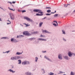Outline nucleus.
<instances>
[{
    "label": "nucleus",
    "instance_id": "1",
    "mask_svg": "<svg viewBox=\"0 0 75 75\" xmlns=\"http://www.w3.org/2000/svg\"><path fill=\"white\" fill-rule=\"evenodd\" d=\"M34 12H38V13H40L41 14H39V13H36V16H43L44 14H43V12H41V10L40 9H34Z\"/></svg>",
    "mask_w": 75,
    "mask_h": 75
},
{
    "label": "nucleus",
    "instance_id": "2",
    "mask_svg": "<svg viewBox=\"0 0 75 75\" xmlns=\"http://www.w3.org/2000/svg\"><path fill=\"white\" fill-rule=\"evenodd\" d=\"M23 35H26V36H30L31 34L27 31H24L23 32Z\"/></svg>",
    "mask_w": 75,
    "mask_h": 75
},
{
    "label": "nucleus",
    "instance_id": "3",
    "mask_svg": "<svg viewBox=\"0 0 75 75\" xmlns=\"http://www.w3.org/2000/svg\"><path fill=\"white\" fill-rule=\"evenodd\" d=\"M22 64L24 65H29V64H30V62H29V61L25 60L22 62Z\"/></svg>",
    "mask_w": 75,
    "mask_h": 75
},
{
    "label": "nucleus",
    "instance_id": "4",
    "mask_svg": "<svg viewBox=\"0 0 75 75\" xmlns=\"http://www.w3.org/2000/svg\"><path fill=\"white\" fill-rule=\"evenodd\" d=\"M24 18L25 19V20H26L27 21H30L31 22H33V20L29 18H28V17H24Z\"/></svg>",
    "mask_w": 75,
    "mask_h": 75
},
{
    "label": "nucleus",
    "instance_id": "5",
    "mask_svg": "<svg viewBox=\"0 0 75 75\" xmlns=\"http://www.w3.org/2000/svg\"><path fill=\"white\" fill-rule=\"evenodd\" d=\"M9 15L10 17H11V20H14V19H15L14 15V14L12 13H10Z\"/></svg>",
    "mask_w": 75,
    "mask_h": 75
},
{
    "label": "nucleus",
    "instance_id": "6",
    "mask_svg": "<svg viewBox=\"0 0 75 75\" xmlns=\"http://www.w3.org/2000/svg\"><path fill=\"white\" fill-rule=\"evenodd\" d=\"M74 53L71 52H69L68 53V55L69 57H71V56L74 54Z\"/></svg>",
    "mask_w": 75,
    "mask_h": 75
},
{
    "label": "nucleus",
    "instance_id": "7",
    "mask_svg": "<svg viewBox=\"0 0 75 75\" xmlns=\"http://www.w3.org/2000/svg\"><path fill=\"white\" fill-rule=\"evenodd\" d=\"M44 58H45V59H47L48 60V61H50V62H52V61L49 58H48V57H47V56L45 55L44 56Z\"/></svg>",
    "mask_w": 75,
    "mask_h": 75
},
{
    "label": "nucleus",
    "instance_id": "8",
    "mask_svg": "<svg viewBox=\"0 0 75 75\" xmlns=\"http://www.w3.org/2000/svg\"><path fill=\"white\" fill-rule=\"evenodd\" d=\"M38 40H40V41H47V39H42L41 38H39L38 39Z\"/></svg>",
    "mask_w": 75,
    "mask_h": 75
},
{
    "label": "nucleus",
    "instance_id": "9",
    "mask_svg": "<svg viewBox=\"0 0 75 75\" xmlns=\"http://www.w3.org/2000/svg\"><path fill=\"white\" fill-rule=\"evenodd\" d=\"M42 32L43 33H47V34H51V33L49 32L48 31H47L46 30H44L42 31Z\"/></svg>",
    "mask_w": 75,
    "mask_h": 75
},
{
    "label": "nucleus",
    "instance_id": "10",
    "mask_svg": "<svg viewBox=\"0 0 75 75\" xmlns=\"http://www.w3.org/2000/svg\"><path fill=\"white\" fill-rule=\"evenodd\" d=\"M58 58L59 59H60L61 60H62V55L61 54H59L58 55Z\"/></svg>",
    "mask_w": 75,
    "mask_h": 75
},
{
    "label": "nucleus",
    "instance_id": "11",
    "mask_svg": "<svg viewBox=\"0 0 75 75\" xmlns=\"http://www.w3.org/2000/svg\"><path fill=\"white\" fill-rule=\"evenodd\" d=\"M25 74L26 75H33V74H32L31 72H27L25 73Z\"/></svg>",
    "mask_w": 75,
    "mask_h": 75
},
{
    "label": "nucleus",
    "instance_id": "12",
    "mask_svg": "<svg viewBox=\"0 0 75 75\" xmlns=\"http://www.w3.org/2000/svg\"><path fill=\"white\" fill-rule=\"evenodd\" d=\"M64 58L65 59H67V60H68L69 59V57L68 56H64Z\"/></svg>",
    "mask_w": 75,
    "mask_h": 75
},
{
    "label": "nucleus",
    "instance_id": "13",
    "mask_svg": "<svg viewBox=\"0 0 75 75\" xmlns=\"http://www.w3.org/2000/svg\"><path fill=\"white\" fill-rule=\"evenodd\" d=\"M8 71H10V72H12L13 73H15V72H16L15 71H13V70L11 69H10L8 70Z\"/></svg>",
    "mask_w": 75,
    "mask_h": 75
},
{
    "label": "nucleus",
    "instance_id": "14",
    "mask_svg": "<svg viewBox=\"0 0 75 75\" xmlns=\"http://www.w3.org/2000/svg\"><path fill=\"white\" fill-rule=\"evenodd\" d=\"M41 71L42 74H45V70H44V69H41Z\"/></svg>",
    "mask_w": 75,
    "mask_h": 75
},
{
    "label": "nucleus",
    "instance_id": "15",
    "mask_svg": "<svg viewBox=\"0 0 75 75\" xmlns=\"http://www.w3.org/2000/svg\"><path fill=\"white\" fill-rule=\"evenodd\" d=\"M37 33H38V32L36 31V32H32L31 33V34H33V35H35V34H37Z\"/></svg>",
    "mask_w": 75,
    "mask_h": 75
},
{
    "label": "nucleus",
    "instance_id": "16",
    "mask_svg": "<svg viewBox=\"0 0 75 75\" xmlns=\"http://www.w3.org/2000/svg\"><path fill=\"white\" fill-rule=\"evenodd\" d=\"M23 53V52L21 53H20V52H16V55H21V54H22V53Z\"/></svg>",
    "mask_w": 75,
    "mask_h": 75
},
{
    "label": "nucleus",
    "instance_id": "17",
    "mask_svg": "<svg viewBox=\"0 0 75 75\" xmlns=\"http://www.w3.org/2000/svg\"><path fill=\"white\" fill-rule=\"evenodd\" d=\"M11 60H13V61H14V60H16V58H15V57H11Z\"/></svg>",
    "mask_w": 75,
    "mask_h": 75
},
{
    "label": "nucleus",
    "instance_id": "18",
    "mask_svg": "<svg viewBox=\"0 0 75 75\" xmlns=\"http://www.w3.org/2000/svg\"><path fill=\"white\" fill-rule=\"evenodd\" d=\"M42 24H43V22H41L40 23H39V25L40 27H41L42 26Z\"/></svg>",
    "mask_w": 75,
    "mask_h": 75
},
{
    "label": "nucleus",
    "instance_id": "19",
    "mask_svg": "<svg viewBox=\"0 0 75 75\" xmlns=\"http://www.w3.org/2000/svg\"><path fill=\"white\" fill-rule=\"evenodd\" d=\"M9 39V38L7 37H3L1 38V39Z\"/></svg>",
    "mask_w": 75,
    "mask_h": 75
},
{
    "label": "nucleus",
    "instance_id": "20",
    "mask_svg": "<svg viewBox=\"0 0 75 75\" xmlns=\"http://www.w3.org/2000/svg\"><path fill=\"white\" fill-rule=\"evenodd\" d=\"M22 58H23V57L18 56V59H22Z\"/></svg>",
    "mask_w": 75,
    "mask_h": 75
},
{
    "label": "nucleus",
    "instance_id": "21",
    "mask_svg": "<svg viewBox=\"0 0 75 75\" xmlns=\"http://www.w3.org/2000/svg\"><path fill=\"white\" fill-rule=\"evenodd\" d=\"M18 62H19L18 63V64H21V60H18Z\"/></svg>",
    "mask_w": 75,
    "mask_h": 75
},
{
    "label": "nucleus",
    "instance_id": "22",
    "mask_svg": "<svg viewBox=\"0 0 75 75\" xmlns=\"http://www.w3.org/2000/svg\"><path fill=\"white\" fill-rule=\"evenodd\" d=\"M75 74V73L74 72H73L72 71H71L70 73L71 75H74Z\"/></svg>",
    "mask_w": 75,
    "mask_h": 75
},
{
    "label": "nucleus",
    "instance_id": "23",
    "mask_svg": "<svg viewBox=\"0 0 75 75\" xmlns=\"http://www.w3.org/2000/svg\"><path fill=\"white\" fill-rule=\"evenodd\" d=\"M35 38H29V40H31V41H32V40H35Z\"/></svg>",
    "mask_w": 75,
    "mask_h": 75
},
{
    "label": "nucleus",
    "instance_id": "24",
    "mask_svg": "<svg viewBox=\"0 0 75 75\" xmlns=\"http://www.w3.org/2000/svg\"><path fill=\"white\" fill-rule=\"evenodd\" d=\"M38 59V58L36 57L35 58V62H37V61Z\"/></svg>",
    "mask_w": 75,
    "mask_h": 75
},
{
    "label": "nucleus",
    "instance_id": "25",
    "mask_svg": "<svg viewBox=\"0 0 75 75\" xmlns=\"http://www.w3.org/2000/svg\"><path fill=\"white\" fill-rule=\"evenodd\" d=\"M68 5H70V4H68L67 5H66L65 4H64V7H67V6H68Z\"/></svg>",
    "mask_w": 75,
    "mask_h": 75
},
{
    "label": "nucleus",
    "instance_id": "26",
    "mask_svg": "<svg viewBox=\"0 0 75 75\" xmlns=\"http://www.w3.org/2000/svg\"><path fill=\"white\" fill-rule=\"evenodd\" d=\"M7 21H8V22H9V23H7V25H9V24H11V22L10 21L8 20Z\"/></svg>",
    "mask_w": 75,
    "mask_h": 75
},
{
    "label": "nucleus",
    "instance_id": "27",
    "mask_svg": "<svg viewBox=\"0 0 75 75\" xmlns=\"http://www.w3.org/2000/svg\"><path fill=\"white\" fill-rule=\"evenodd\" d=\"M8 8L9 9V10H12V11H15V9L13 10V9L11 8H10V7H8Z\"/></svg>",
    "mask_w": 75,
    "mask_h": 75
},
{
    "label": "nucleus",
    "instance_id": "28",
    "mask_svg": "<svg viewBox=\"0 0 75 75\" xmlns=\"http://www.w3.org/2000/svg\"><path fill=\"white\" fill-rule=\"evenodd\" d=\"M59 15L58 14H56L54 15V17H57V16H58Z\"/></svg>",
    "mask_w": 75,
    "mask_h": 75
},
{
    "label": "nucleus",
    "instance_id": "29",
    "mask_svg": "<svg viewBox=\"0 0 75 75\" xmlns=\"http://www.w3.org/2000/svg\"><path fill=\"white\" fill-rule=\"evenodd\" d=\"M47 12L48 13H51V11L50 10H48L47 11Z\"/></svg>",
    "mask_w": 75,
    "mask_h": 75
},
{
    "label": "nucleus",
    "instance_id": "30",
    "mask_svg": "<svg viewBox=\"0 0 75 75\" xmlns=\"http://www.w3.org/2000/svg\"><path fill=\"white\" fill-rule=\"evenodd\" d=\"M14 42H18V41L17 40H16V39H14V41H13Z\"/></svg>",
    "mask_w": 75,
    "mask_h": 75
},
{
    "label": "nucleus",
    "instance_id": "31",
    "mask_svg": "<svg viewBox=\"0 0 75 75\" xmlns=\"http://www.w3.org/2000/svg\"><path fill=\"white\" fill-rule=\"evenodd\" d=\"M63 73H64V74H65V72H63L62 71H59V74H63Z\"/></svg>",
    "mask_w": 75,
    "mask_h": 75
},
{
    "label": "nucleus",
    "instance_id": "32",
    "mask_svg": "<svg viewBox=\"0 0 75 75\" xmlns=\"http://www.w3.org/2000/svg\"><path fill=\"white\" fill-rule=\"evenodd\" d=\"M24 37V35H19V38H21V37Z\"/></svg>",
    "mask_w": 75,
    "mask_h": 75
},
{
    "label": "nucleus",
    "instance_id": "33",
    "mask_svg": "<svg viewBox=\"0 0 75 75\" xmlns=\"http://www.w3.org/2000/svg\"><path fill=\"white\" fill-rule=\"evenodd\" d=\"M45 15H46V16H51V13H46L45 14Z\"/></svg>",
    "mask_w": 75,
    "mask_h": 75
},
{
    "label": "nucleus",
    "instance_id": "34",
    "mask_svg": "<svg viewBox=\"0 0 75 75\" xmlns=\"http://www.w3.org/2000/svg\"><path fill=\"white\" fill-rule=\"evenodd\" d=\"M14 38H12L11 39V42H14Z\"/></svg>",
    "mask_w": 75,
    "mask_h": 75
},
{
    "label": "nucleus",
    "instance_id": "35",
    "mask_svg": "<svg viewBox=\"0 0 75 75\" xmlns=\"http://www.w3.org/2000/svg\"><path fill=\"white\" fill-rule=\"evenodd\" d=\"M49 74H50L49 75H54V73H52V72H50Z\"/></svg>",
    "mask_w": 75,
    "mask_h": 75
},
{
    "label": "nucleus",
    "instance_id": "36",
    "mask_svg": "<svg viewBox=\"0 0 75 75\" xmlns=\"http://www.w3.org/2000/svg\"><path fill=\"white\" fill-rule=\"evenodd\" d=\"M24 24L25 25H26V27H28V26H30V25H27V24L25 23H24Z\"/></svg>",
    "mask_w": 75,
    "mask_h": 75
},
{
    "label": "nucleus",
    "instance_id": "37",
    "mask_svg": "<svg viewBox=\"0 0 75 75\" xmlns=\"http://www.w3.org/2000/svg\"><path fill=\"white\" fill-rule=\"evenodd\" d=\"M62 34H65V32L64 30H62Z\"/></svg>",
    "mask_w": 75,
    "mask_h": 75
},
{
    "label": "nucleus",
    "instance_id": "38",
    "mask_svg": "<svg viewBox=\"0 0 75 75\" xmlns=\"http://www.w3.org/2000/svg\"><path fill=\"white\" fill-rule=\"evenodd\" d=\"M63 40L64 41V42H66V41H67V40H66V39H65V38H63Z\"/></svg>",
    "mask_w": 75,
    "mask_h": 75
},
{
    "label": "nucleus",
    "instance_id": "39",
    "mask_svg": "<svg viewBox=\"0 0 75 75\" xmlns=\"http://www.w3.org/2000/svg\"><path fill=\"white\" fill-rule=\"evenodd\" d=\"M15 59L16 60L18 59V56H15Z\"/></svg>",
    "mask_w": 75,
    "mask_h": 75
},
{
    "label": "nucleus",
    "instance_id": "40",
    "mask_svg": "<svg viewBox=\"0 0 75 75\" xmlns=\"http://www.w3.org/2000/svg\"><path fill=\"white\" fill-rule=\"evenodd\" d=\"M22 12L23 13H25V12H26V11L25 10H23L22 11Z\"/></svg>",
    "mask_w": 75,
    "mask_h": 75
},
{
    "label": "nucleus",
    "instance_id": "41",
    "mask_svg": "<svg viewBox=\"0 0 75 75\" xmlns=\"http://www.w3.org/2000/svg\"><path fill=\"white\" fill-rule=\"evenodd\" d=\"M46 9H47H47H51V8L50 7H46Z\"/></svg>",
    "mask_w": 75,
    "mask_h": 75
},
{
    "label": "nucleus",
    "instance_id": "42",
    "mask_svg": "<svg viewBox=\"0 0 75 75\" xmlns=\"http://www.w3.org/2000/svg\"><path fill=\"white\" fill-rule=\"evenodd\" d=\"M47 52V51H42V52L43 53H45V52Z\"/></svg>",
    "mask_w": 75,
    "mask_h": 75
},
{
    "label": "nucleus",
    "instance_id": "43",
    "mask_svg": "<svg viewBox=\"0 0 75 75\" xmlns=\"http://www.w3.org/2000/svg\"><path fill=\"white\" fill-rule=\"evenodd\" d=\"M40 37H44V36H43V35H40Z\"/></svg>",
    "mask_w": 75,
    "mask_h": 75
},
{
    "label": "nucleus",
    "instance_id": "44",
    "mask_svg": "<svg viewBox=\"0 0 75 75\" xmlns=\"http://www.w3.org/2000/svg\"><path fill=\"white\" fill-rule=\"evenodd\" d=\"M53 25H54V26H57V24L55 23H53Z\"/></svg>",
    "mask_w": 75,
    "mask_h": 75
},
{
    "label": "nucleus",
    "instance_id": "45",
    "mask_svg": "<svg viewBox=\"0 0 75 75\" xmlns=\"http://www.w3.org/2000/svg\"><path fill=\"white\" fill-rule=\"evenodd\" d=\"M47 18V17H45L44 18H42V20H45V18Z\"/></svg>",
    "mask_w": 75,
    "mask_h": 75
},
{
    "label": "nucleus",
    "instance_id": "46",
    "mask_svg": "<svg viewBox=\"0 0 75 75\" xmlns=\"http://www.w3.org/2000/svg\"><path fill=\"white\" fill-rule=\"evenodd\" d=\"M10 51H7L6 52V53H7V54H8V52H10Z\"/></svg>",
    "mask_w": 75,
    "mask_h": 75
},
{
    "label": "nucleus",
    "instance_id": "47",
    "mask_svg": "<svg viewBox=\"0 0 75 75\" xmlns=\"http://www.w3.org/2000/svg\"><path fill=\"white\" fill-rule=\"evenodd\" d=\"M54 23H56L57 24V25H58V23H57V21H54Z\"/></svg>",
    "mask_w": 75,
    "mask_h": 75
},
{
    "label": "nucleus",
    "instance_id": "48",
    "mask_svg": "<svg viewBox=\"0 0 75 75\" xmlns=\"http://www.w3.org/2000/svg\"><path fill=\"white\" fill-rule=\"evenodd\" d=\"M12 67H11V69H13L14 68V66L13 65L11 66Z\"/></svg>",
    "mask_w": 75,
    "mask_h": 75
},
{
    "label": "nucleus",
    "instance_id": "49",
    "mask_svg": "<svg viewBox=\"0 0 75 75\" xmlns=\"http://www.w3.org/2000/svg\"><path fill=\"white\" fill-rule=\"evenodd\" d=\"M73 14H75V10L73 11Z\"/></svg>",
    "mask_w": 75,
    "mask_h": 75
},
{
    "label": "nucleus",
    "instance_id": "50",
    "mask_svg": "<svg viewBox=\"0 0 75 75\" xmlns=\"http://www.w3.org/2000/svg\"><path fill=\"white\" fill-rule=\"evenodd\" d=\"M16 38H20V37H19V36L17 35V37H16Z\"/></svg>",
    "mask_w": 75,
    "mask_h": 75
},
{
    "label": "nucleus",
    "instance_id": "51",
    "mask_svg": "<svg viewBox=\"0 0 75 75\" xmlns=\"http://www.w3.org/2000/svg\"><path fill=\"white\" fill-rule=\"evenodd\" d=\"M15 3H16V2H14V1L12 2V3H13V4H15Z\"/></svg>",
    "mask_w": 75,
    "mask_h": 75
},
{
    "label": "nucleus",
    "instance_id": "52",
    "mask_svg": "<svg viewBox=\"0 0 75 75\" xmlns=\"http://www.w3.org/2000/svg\"><path fill=\"white\" fill-rule=\"evenodd\" d=\"M8 3H10V4H12V3L11 2H8Z\"/></svg>",
    "mask_w": 75,
    "mask_h": 75
},
{
    "label": "nucleus",
    "instance_id": "53",
    "mask_svg": "<svg viewBox=\"0 0 75 75\" xmlns=\"http://www.w3.org/2000/svg\"><path fill=\"white\" fill-rule=\"evenodd\" d=\"M54 12H51V14H54Z\"/></svg>",
    "mask_w": 75,
    "mask_h": 75
},
{
    "label": "nucleus",
    "instance_id": "54",
    "mask_svg": "<svg viewBox=\"0 0 75 75\" xmlns=\"http://www.w3.org/2000/svg\"><path fill=\"white\" fill-rule=\"evenodd\" d=\"M3 53H4V54H5V53H6V52H3Z\"/></svg>",
    "mask_w": 75,
    "mask_h": 75
},
{
    "label": "nucleus",
    "instance_id": "55",
    "mask_svg": "<svg viewBox=\"0 0 75 75\" xmlns=\"http://www.w3.org/2000/svg\"><path fill=\"white\" fill-rule=\"evenodd\" d=\"M48 20H51V18H49L48 19Z\"/></svg>",
    "mask_w": 75,
    "mask_h": 75
},
{
    "label": "nucleus",
    "instance_id": "56",
    "mask_svg": "<svg viewBox=\"0 0 75 75\" xmlns=\"http://www.w3.org/2000/svg\"><path fill=\"white\" fill-rule=\"evenodd\" d=\"M18 11H19V12H21V11L19 10H18Z\"/></svg>",
    "mask_w": 75,
    "mask_h": 75
},
{
    "label": "nucleus",
    "instance_id": "57",
    "mask_svg": "<svg viewBox=\"0 0 75 75\" xmlns=\"http://www.w3.org/2000/svg\"><path fill=\"white\" fill-rule=\"evenodd\" d=\"M0 21H2V20L1 19V18H0Z\"/></svg>",
    "mask_w": 75,
    "mask_h": 75
},
{
    "label": "nucleus",
    "instance_id": "58",
    "mask_svg": "<svg viewBox=\"0 0 75 75\" xmlns=\"http://www.w3.org/2000/svg\"><path fill=\"white\" fill-rule=\"evenodd\" d=\"M73 55H74V56H75V53H74V54H73Z\"/></svg>",
    "mask_w": 75,
    "mask_h": 75
},
{
    "label": "nucleus",
    "instance_id": "59",
    "mask_svg": "<svg viewBox=\"0 0 75 75\" xmlns=\"http://www.w3.org/2000/svg\"><path fill=\"white\" fill-rule=\"evenodd\" d=\"M1 8V9H2V10H4V9H3V8Z\"/></svg>",
    "mask_w": 75,
    "mask_h": 75
},
{
    "label": "nucleus",
    "instance_id": "60",
    "mask_svg": "<svg viewBox=\"0 0 75 75\" xmlns=\"http://www.w3.org/2000/svg\"><path fill=\"white\" fill-rule=\"evenodd\" d=\"M56 12H57V11H55L54 13H56Z\"/></svg>",
    "mask_w": 75,
    "mask_h": 75
},
{
    "label": "nucleus",
    "instance_id": "61",
    "mask_svg": "<svg viewBox=\"0 0 75 75\" xmlns=\"http://www.w3.org/2000/svg\"><path fill=\"white\" fill-rule=\"evenodd\" d=\"M12 6H13V7H14V6L13 5H12Z\"/></svg>",
    "mask_w": 75,
    "mask_h": 75
},
{
    "label": "nucleus",
    "instance_id": "62",
    "mask_svg": "<svg viewBox=\"0 0 75 75\" xmlns=\"http://www.w3.org/2000/svg\"><path fill=\"white\" fill-rule=\"evenodd\" d=\"M40 57L41 58H42L41 55L40 56Z\"/></svg>",
    "mask_w": 75,
    "mask_h": 75
},
{
    "label": "nucleus",
    "instance_id": "63",
    "mask_svg": "<svg viewBox=\"0 0 75 75\" xmlns=\"http://www.w3.org/2000/svg\"><path fill=\"white\" fill-rule=\"evenodd\" d=\"M0 8H1V7L0 6Z\"/></svg>",
    "mask_w": 75,
    "mask_h": 75
},
{
    "label": "nucleus",
    "instance_id": "64",
    "mask_svg": "<svg viewBox=\"0 0 75 75\" xmlns=\"http://www.w3.org/2000/svg\"><path fill=\"white\" fill-rule=\"evenodd\" d=\"M54 75H57V74H55Z\"/></svg>",
    "mask_w": 75,
    "mask_h": 75
}]
</instances>
